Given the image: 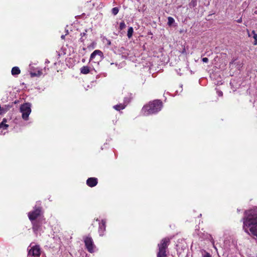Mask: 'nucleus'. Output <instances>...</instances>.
<instances>
[{
  "label": "nucleus",
  "mask_w": 257,
  "mask_h": 257,
  "mask_svg": "<svg viewBox=\"0 0 257 257\" xmlns=\"http://www.w3.org/2000/svg\"><path fill=\"white\" fill-rule=\"evenodd\" d=\"M242 218L243 229L249 234L257 238V209L245 211Z\"/></svg>",
  "instance_id": "1"
},
{
  "label": "nucleus",
  "mask_w": 257,
  "mask_h": 257,
  "mask_svg": "<svg viewBox=\"0 0 257 257\" xmlns=\"http://www.w3.org/2000/svg\"><path fill=\"white\" fill-rule=\"evenodd\" d=\"M163 107L162 102L159 99L150 101L148 104L144 105L142 111L145 115L155 114L160 111Z\"/></svg>",
  "instance_id": "2"
},
{
  "label": "nucleus",
  "mask_w": 257,
  "mask_h": 257,
  "mask_svg": "<svg viewBox=\"0 0 257 257\" xmlns=\"http://www.w3.org/2000/svg\"><path fill=\"white\" fill-rule=\"evenodd\" d=\"M170 244V238L169 237L163 238L160 242L158 244V252L157 254V257H167V251Z\"/></svg>",
  "instance_id": "3"
},
{
  "label": "nucleus",
  "mask_w": 257,
  "mask_h": 257,
  "mask_svg": "<svg viewBox=\"0 0 257 257\" xmlns=\"http://www.w3.org/2000/svg\"><path fill=\"white\" fill-rule=\"evenodd\" d=\"M43 207L40 205H36L33 209L28 213V216L31 221H33L43 216Z\"/></svg>",
  "instance_id": "4"
},
{
  "label": "nucleus",
  "mask_w": 257,
  "mask_h": 257,
  "mask_svg": "<svg viewBox=\"0 0 257 257\" xmlns=\"http://www.w3.org/2000/svg\"><path fill=\"white\" fill-rule=\"evenodd\" d=\"M31 222L34 233L37 234L38 232L43 230V226L46 223V219L44 216H42V217Z\"/></svg>",
  "instance_id": "5"
},
{
  "label": "nucleus",
  "mask_w": 257,
  "mask_h": 257,
  "mask_svg": "<svg viewBox=\"0 0 257 257\" xmlns=\"http://www.w3.org/2000/svg\"><path fill=\"white\" fill-rule=\"evenodd\" d=\"M20 111L22 113V118L24 120H28L29 116L31 112V104L29 103H25L21 105Z\"/></svg>",
  "instance_id": "6"
},
{
  "label": "nucleus",
  "mask_w": 257,
  "mask_h": 257,
  "mask_svg": "<svg viewBox=\"0 0 257 257\" xmlns=\"http://www.w3.org/2000/svg\"><path fill=\"white\" fill-rule=\"evenodd\" d=\"M83 240L87 251L90 253L93 252L95 245L92 237L89 235L85 236L83 237Z\"/></svg>",
  "instance_id": "7"
},
{
  "label": "nucleus",
  "mask_w": 257,
  "mask_h": 257,
  "mask_svg": "<svg viewBox=\"0 0 257 257\" xmlns=\"http://www.w3.org/2000/svg\"><path fill=\"white\" fill-rule=\"evenodd\" d=\"M41 251L39 245L32 246L28 250L27 257H40Z\"/></svg>",
  "instance_id": "8"
},
{
  "label": "nucleus",
  "mask_w": 257,
  "mask_h": 257,
  "mask_svg": "<svg viewBox=\"0 0 257 257\" xmlns=\"http://www.w3.org/2000/svg\"><path fill=\"white\" fill-rule=\"evenodd\" d=\"M97 56L99 57V59H98V60H100L103 57V53L99 50L94 51L90 55L89 62L94 60Z\"/></svg>",
  "instance_id": "9"
},
{
  "label": "nucleus",
  "mask_w": 257,
  "mask_h": 257,
  "mask_svg": "<svg viewBox=\"0 0 257 257\" xmlns=\"http://www.w3.org/2000/svg\"><path fill=\"white\" fill-rule=\"evenodd\" d=\"M98 179L95 177H90L86 180V184L90 187H93L97 185Z\"/></svg>",
  "instance_id": "10"
},
{
  "label": "nucleus",
  "mask_w": 257,
  "mask_h": 257,
  "mask_svg": "<svg viewBox=\"0 0 257 257\" xmlns=\"http://www.w3.org/2000/svg\"><path fill=\"white\" fill-rule=\"evenodd\" d=\"M105 221L104 220H102L99 223L98 232L100 236L103 235L104 232L105 231Z\"/></svg>",
  "instance_id": "11"
},
{
  "label": "nucleus",
  "mask_w": 257,
  "mask_h": 257,
  "mask_svg": "<svg viewBox=\"0 0 257 257\" xmlns=\"http://www.w3.org/2000/svg\"><path fill=\"white\" fill-rule=\"evenodd\" d=\"M11 107L12 105H5L3 106L0 105V115L5 114Z\"/></svg>",
  "instance_id": "12"
},
{
  "label": "nucleus",
  "mask_w": 257,
  "mask_h": 257,
  "mask_svg": "<svg viewBox=\"0 0 257 257\" xmlns=\"http://www.w3.org/2000/svg\"><path fill=\"white\" fill-rule=\"evenodd\" d=\"M80 72L83 74H87L90 72V67L88 66H84L80 68Z\"/></svg>",
  "instance_id": "13"
},
{
  "label": "nucleus",
  "mask_w": 257,
  "mask_h": 257,
  "mask_svg": "<svg viewBox=\"0 0 257 257\" xmlns=\"http://www.w3.org/2000/svg\"><path fill=\"white\" fill-rule=\"evenodd\" d=\"M7 119L5 118H3V121L0 122V128H3L4 130H7L9 127V125L6 124Z\"/></svg>",
  "instance_id": "14"
},
{
  "label": "nucleus",
  "mask_w": 257,
  "mask_h": 257,
  "mask_svg": "<svg viewBox=\"0 0 257 257\" xmlns=\"http://www.w3.org/2000/svg\"><path fill=\"white\" fill-rule=\"evenodd\" d=\"M11 72L13 75H16L19 74L21 73V70L18 67L16 66L13 67Z\"/></svg>",
  "instance_id": "15"
},
{
  "label": "nucleus",
  "mask_w": 257,
  "mask_h": 257,
  "mask_svg": "<svg viewBox=\"0 0 257 257\" xmlns=\"http://www.w3.org/2000/svg\"><path fill=\"white\" fill-rule=\"evenodd\" d=\"M125 107V105L122 104H117V105H115L114 106H113V108L116 110H118V111H119L120 110H122L123 109H124Z\"/></svg>",
  "instance_id": "16"
},
{
  "label": "nucleus",
  "mask_w": 257,
  "mask_h": 257,
  "mask_svg": "<svg viewBox=\"0 0 257 257\" xmlns=\"http://www.w3.org/2000/svg\"><path fill=\"white\" fill-rule=\"evenodd\" d=\"M134 33V29L133 27H131L128 28L127 31V36L129 39L132 37Z\"/></svg>",
  "instance_id": "17"
},
{
  "label": "nucleus",
  "mask_w": 257,
  "mask_h": 257,
  "mask_svg": "<svg viewBox=\"0 0 257 257\" xmlns=\"http://www.w3.org/2000/svg\"><path fill=\"white\" fill-rule=\"evenodd\" d=\"M86 32L87 30H86L85 32L81 33L80 34L81 38H80V41L82 43H84V40L86 38Z\"/></svg>",
  "instance_id": "18"
},
{
  "label": "nucleus",
  "mask_w": 257,
  "mask_h": 257,
  "mask_svg": "<svg viewBox=\"0 0 257 257\" xmlns=\"http://www.w3.org/2000/svg\"><path fill=\"white\" fill-rule=\"evenodd\" d=\"M168 25L169 26H171L175 22V20L174 19L172 18V17H169L168 18Z\"/></svg>",
  "instance_id": "19"
},
{
  "label": "nucleus",
  "mask_w": 257,
  "mask_h": 257,
  "mask_svg": "<svg viewBox=\"0 0 257 257\" xmlns=\"http://www.w3.org/2000/svg\"><path fill=\"white\" fill-rule=\"evenodd\" d=\"M119 9L117 7H114L112 9L111 12L113 15H116L118 14Z\"/></svg>",
  "instance_id": "20"
},
{
  "label": "nucleus",
  "mask_w": 257,
  "mask_h": 257,
  "mask_svg": "<svg viewBox=\"0 0 257 257\" xmlns=\"http://www.w3.org/2000/svg\"><path fill=\"white\" fill-rule=\"evenodd\" d=\"M126 27V25L125 24V23L123 21H122L119 24V29L120 30H122L124 29Z\"/></svg>",
  "instance_id": "21"
},
{
  "label": "nucleus",
  "mask_w": 257,
  "mask_h": 257,
  "mask_svg": "<svg viewBox=\"0 0 257 257\" xmlns=\"http://www.w3.org/2000/svg\"><path fill=\"white\" fill-rule=\"evenodd\" d=\"M197 5V0H192L191 3L189 4V6L192 7H195Z\"/></svg>",
  "instance_id": "22"
},
{
  "label": "nucleus",
  "mask_w": 257,
  "mask_h": 257,
  "mask_svg": "<svg viewBox=\"0 0 257 257\" xmlns=\"http://www.w3.org/2000/svg\"><path fill=\"white\" fill-rule=\"evenodd\" d=\"M220 56L221 57V58H224L225 59V60H224V61H225V62L227 63V60H226V59L227 58V54L225 53H221Z\"/></svg>",
  "instance_id": "23"
},
{
  "label": "nucleus",
  "mask_w": 257,
  "mask_h": 257,
  "mask_svg": "<svg viewBox=\"0 0 257 257\" xmlns=\"http://www.w3.org/2000/svg\"><path fill=\"white\" fill-rule=\"evenodd\" d=\"M253 38L254 39V42L253 43L254 45H257V34H254V35L253 36Z\"/></svg>",
  "instance_id": "24"
},
{
  "label": "nucleus",
  "mask_w": 257,
  "mask_h": 257,
  "mask_svg": "<svg viewBox=\"0 0 257 257\" xmlns=\"http://www.w3.org/2000/svg\"><path fill=\"white\" fill-rule=\"evenodd\" d=\"M203 257H211V256L209 253L205 251V253L203 254Z\"/></svg>",
  "instance_id": "25"
},
{
  "label": "nucleus",
  "mask_w": 257,
  "mask_h": 257,
  "mask_svg": "<svg viewBox=\"0 0 257 257\" xmlns=\"http://www.w3.org/2000/svg\"><path fill=\"white\" fill-rule=\"evenodd\" d=\"M202 61L205 63H207L208 62V59L206 57H204L202 59Z\"/></svg>",
  "instance_id": "26"
},
{
  "label": "nucleus",
  "mask_w": 257,
  "mask_h": 257,
  "mask_svg": "<svg viewBox=\"0 0 257 257\" xmlns=\"http://www.w3.org/2000/svg\"><path fill=\"white\" fill-rule=\"evenodd\" d=\"M236 21L238 23H241L242 22V18H240L239 19L237 20Z\"/></svg>",
  "instance_id": "27"
},
{
  "label": "nucleus",
  "mask_w": 257,
  "mask_h": 257,
  "mask_svg": "<svg viewBox=\"0 0 257 257\" xmlns=\"http://www.w3.org/2000/svg\"><path fill=\"white\" fill-rule=\"evenodd\" d=\"M31 76H36V74L35 73H31Z\"/></svg>",
  "instance_id": "28"
},
{
  "label": "nucleus",
  "mask_w": 257,
  "mask_h": 257,
  "mask_svg": "<svg viewBox=\"0 0 257 257\" xmlns=\"http://www.w3.org/2000/svg\"><path fill=\"white\" fill-rule=\"evenodd\" d=\"M65 37V35H62L61 38L62 39H64Z\"/></svg>",
  "instance_id": "29"
},
{
  "label": "nucleus",
  "mask_w": 257,
  "mask_h": 257,
  "mask_svg": "<svg viewBox=\"0 0 257 257\" xmlns=\"http://www.w3.org/2000/svg\"><path fill=\"white\" fill-rule=\"evenodd\" d=\"M251 33L253 34V36L254 35V34H256L255 32V31H254V30L252 31Z\"/></svg>",
  "instance_id": "30"
},
{
  "label": "nucleus",
  "mask_w": 257,
  "mask_h": 257,
  "mask_svg": "<svg viewBox=\"0 0 257 257\" xmlns=\"http://www.w3.org/2000/svg\"><path fill=\"white\" fill-rule=\"evenodd\" d=\"M89 229L90 230V231H92V228H91V226H90V227L89 228Z\"/></svg>",
  "instance_id": "31"
},
{
  "label": "nucleus",
  "mask_w": 257,
  "mask_h": 257,
  "mask_svg": "<svg viewBox=\"0 0 257 257\" xmlns=\"http://www.w3.org/2000/svg\"><path fill=\"white\" fill-rule=\"evenodd\" d=\"M110 43H110V41H108V44L109 45H110Z\"/></svg>",
  "instance_id": "32"
},
{
  "label": "nucleus",
  "mask_w": 257,
  "mask_h": 257,
  "mask_svg": "<svg viewBox=\"0 0 257 257\" xmlns=\"http://www.w3.org/2000/svg\"><path fill=\"white\" fill-rule=\"evenodd\" d=\"M219 94H221V95H222V92H221L220 93H219Z\"/></svg>",
  "instance_id": "33"
},
{
  "label": "nucleus",
  "mask_w": 257,
  "mask_h": 257,
  "mask_svg": "<svg viewBox=\"0 0 257 257\" xmlns=\"http://www.w3.org/2000/svg\"><path fill=\"white\" fill-rule=\"evenodd\" d=\"M219 94H221V95H222V92H221L220 93H219Z\"/></svg>",
  "instance_id": "34"
},
{
  "label": "nucleus",
  "mask_w": 257,
  "mask_h": 257,
  "mask_svg": "<svg viewBox=\"0 0 257 257\" xmlns=\"http://www.w3.org/2000/svg\"><path fill=\"white\" fill-rule=\"evenodd\" d=\"M91 226H92L93 227H94V225H93V223H92V224H91Z\"/></svg>",
  "instance_id": "35"
},
{
  "label": "nucleus",
  "mask_w": 257,
  "mask_h": 257,
  "mask_svg": "<svg viewBox=\"0 0 257 257\" xmlns=\"http://www.w3.org/2000/svg\"><path fill=\"white\" fill-rule=\"evenodd\" d=\"M248 36L250 37V35L249 34V33H248Z\"/></svg>",
  "instance_id": "36"
}]
</instances>
